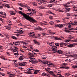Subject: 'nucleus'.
I'll use <instances>...</instances> for the list:
<instances>
[{
	"label": "nucleus",
	"mask_w": 77,
	"mask_h": 77,
	"mask_svg": "<svg viewBox=\"0 0 77 77\" xmlns=\"http://www.w3.org/2000/svg\"><path fill=\"white\" fill-rule=\"evenodd\" d=\"M19 14H21L27 20H29V21H32V22H36V21L33 19L32 18L30 17V16L29 15H27V14H25L22 12L21 11H19Z\"/></svg>",
	"instance_id": "nucleus-1"
},
{
	"label": "nucleus",
	"mask_w": 77,
	"mask_h": 77,
	"mask_svg": "<svg viewBox=\"0 0 77 77\" xmlns=\"http://www.w3.org/2000/svg\"><path fill=\"white\" fill-rule=\"evenodd\" d=\"M7 74L9 75H8L9 77H14V74H13V73L12 72H9V71L7 72Z\"/></svg>",
	"instance_id": "nucleus-2"
},
{
	"label": "nucleus",
	"mask_w": 77,
	"mask_h": 77,
	"mask_svg": "<svg viewBox=\"0 0 77 77\" xmlns=\"http://www.w3.org/2000/svg\"><path fill=\"white\" fill-rule=\"evenodd\" d=\"M66 54H67V55L70 57H72V55L71 54H72V52L71 51H66Z\"/></svg>",
	"instance_id": "nucleus-3"
},
{
	"label": "nucleus",
	"mask_w": 77,
	"mask_h": 77,
	"mask_svg": "<svg viewBox=\"0 0 77 77\" xmlns=\"http://www.w3.org/2000/svg\"><path fill=\"white\" fill-rule=\"evenodd\" d=\"M52 48H51V50H49V51H51V50H52V51H57V48L56 46H52Z\"/></svg>",
	"instance_id": "nucleus-4"
},
{
	"label": "nucleus",
	"mask_w": 77,
	"mask_h": 77,
	"mask_svg": "<svg viewBox=\"0 0 77 77\" xmlns=\"http://www.w3.org/2000/svg\"><path fill=\"white\" fill-rule=\"evenodd\" d=\"M77 44L76 43H73L72 44H70L67 45L68 47H69V48H72V47H73L74 46H75V45H77Z\"/></svg>",
	"instance_id": "nucleus-5"
},
{
	"label": "nucleus",
	"mask_w": 77,
	"mask_h": 77,
	"mask_svg": "<svg viewBox=\"0 0 77 77\" xmlns=\"http://www.w3.org/2000/svg\"><path fill=\"white\" fill-rule=\"evenodd\" d=\"M47 64V65H48V66L50 67V66H51V65H53L54 64L53 63H51V62L49 61H46Z\"/></svg>",
	"instance_id": "nucleus-6"
},
{
	"label": "nucleus",
	"mask_w": 77,
	"mask_h": 77,
	"mask_svg": "<svg viewBox=\"0 0 77 77\" xmlns=\"http://www.w3.org/2000/svg\"><path fill=\"white\" fill-rule=\"evenodd\" d=\"M29 35L31 37H33L32 36H35V33L33 32H30L29 33Z\"/></svg>",
	"instance_id": "nucleus-7"
},
{
	"label": "nucleus",
	"mask_w": 77,
	"mask_h": 77,
	"mask_svg": "<svg viewBox=\"0 0 77 77\" xmlns=\"http://www.w3.org/2000/svg\"><path fill=\"white\" fill-rule=\"evenodd\" d=\"M54 53H57L59 54H62L63 53V51L61 50H57L55 51L54 52Z\"/></svg>",
	"instance_id": "nucleus-8"
},
{
	"label": "nucleus",
	"mask_w": 77,
	"mask_h": 77,
	"mask_svg": "<svg viewBox=\"0 0 77 77\" xmlns=\"http://www.w3.org/2000/svg\"><path fill=\"white\" fill-rule=\"evenodd\" d=\"M13 44L14 45H20V43L19 42H14Z\"/></svg>",
	"instance_id": "nucleus-9"
},
{
	"label": "nucleus",
	"mask_w": 77,
	"mask_h": 77,
	"mask_svg": "<svg viewBox=\"0 0 77 77\" xmlns=\"http://www.w3.org/2000/svg\"><path fill=\"white\" fill-rule=\"evenodd\" d=\"M42 76H45L46 75L47 77H50V75L48 73H46L45 72H43L42 74Z\"/></svg>",
	"instance_id": "nucleus-10"
},
{
	"label": "nucleus",
	"mask_w": 77,
	"mask_h": 77,
	"mask_svg": "<svg viewBox=\"0 0 77 77\" xmlns=\"http://www.w3.org/2000/svg\"><path fill=\"white\" fill-rule=\"evenodd\" d=\"M69 4H70V2H68L66 3L65 4L63 5V6L66 7L65 9H67V8L69 7V6H67V5H69Z\"/></svg>",
	"instance_id": "nucleus-11"
},
{
	"label": "nucleus",
	"mask_w": 77,
	"mask_h": 77,
	"mask_svg": "<svg viewBox=\"0 0 77 77\" xmlns=\"http://www.w3.org/2000/svg\"><path fill=\"white\" fill-rule=\"evenodd\" d=\"M66 26V25L63 24H59L58 27H59V28H61L62 27H63V26Z\"/></svg>",
	"instance_id": "nucleus-12"
},
{
	"label": "nucleus",
	"mask_w": 77,
	"mask_h": 77,
	"mask_svg": "<svg viewBox=\"0 0 77 77\" xmlns=\"http://www.w3.org/2000/svg\"><path fill=\"white\" fill-rule=\"evenodd\" d=\"M28 55L31 57H34V54H33L32 53H28Z\"/></svg>",
	"instance_id": "nucleus-13"
},
{
	"label": "nucleus",
	"mask_w": 77,
	"mask_h": 77,
	"mask_svg": "<svg viewBox=\"0 0 77 77\" xmlns=\"http://www.w3.org/2000/svg\"><path fill=\"white\" fill-rule=\"evenodd\" d=\"M17 31L18 32V33H20V34H23V32H24V31H22V30H17Z\"/></svg>",
	"instance_id": "nucleus-14"
},
{
	"label": "nucleus",
	"mask_w": 77,
	"mask_h": 77,
	"mask_svg": "<svg viewBox=\"0 0 77 77\" xmlns=\"http://www.w3.org/2000/svg\"><path fill=\"white\" fill-rule=\"evenodd\" d=\"M4 27H6V29H8V30H10V29H11V26H5Z\"/></svg>",
	"instance_id": "nucleus-15"
},
{
	"label": "nucleus",
	"mask_w": 77,
	"mask_h": 77,
	"mask_svg": "<svg viewBox=\"0 0 77 77\" xmlns=\"http://www.w3.org/2000/svg\"><path fill=\"white\" fill-rule=\"evenodd\" d=\"M27 65V63L26 62H22L21 63V66H25Z\"/></svg>",
	"instance_id": "nucleus-16"
},
{
	"label": "nucleus",
	"mask_w": 77,
	"mask_h": 77,
	"mask_svg": "<svg viewBox=\"0 0 77 77\" xmlns=\"http://www.w3.org/2000/svg\"><path fill=\"white\" fill-rule=\"evenodd\" d=\"M49 73H50L51 75H53V76L54 77H57V76L54 74V72L53 71H50L49 72Z\"/></svg>",
	"instance_id": "nucleus-17"
},
{
	"label": "nucleus",
	"mask_w": 77,
	"mask_h": 77,
	"mask_svg": "<svg viewBox=\"0 0 77 77\" xmlns=\"http://www.w3.org/2000/svg\"><path fill=\"white\" fill-rule=\"evenodd\" d=\"M36 29H37V30H42V31H43V30H44V29H42L41 27H39L37 28Z\"/></svg>",
	"instance_id": "nucleus-18"
},
{
	"label": "nucleus",
	"mask_w": 77,
	"mask_h": 77,
	"mask_svg": "<svg viewBox=\"0 0 77 77\" xmlns=\"http://www.w3.org/2000/svg\"><path fill=\"white\" fill-rule=\"evenodd\" d=\"M60 68L63 69H69V68L68 67L66 66H61L60 67Z\"/></svg>",
	"instance_id": "nucleus-19"
},
{
	"label": "nucleus",
	"mask_w": 77,
	"mask_h": 77,
	"mask_svg": "<svg viewBox=\"0 0 77 77\" xmlns=\"http://www.w3.org/2000/svg\"><path fill=\"white\" fill-rule=\"evenodd\" d=\"M7 22L8 24H11V20H9V19H8L7 20Z\"/></svg>",
	"instance_id": "nucleus-20"
},
{
	"label": "nucleus",
	"mask_w": 77,
	"mask_h": 77,
	"mask_svg": "<svg viewBox=\"0 0 77 77\" xmlns=\"http://www.w3.org/2000/svg\"><path fill=\"white\" fill-rule=\"evenodd\" d=\"M47 58V56L45 55H42V59H45Z\"/></svg>",
	"instance_id": "nucleus-21"
},
{
	"label": "nucleus",
	"mask_w": 77,
	"mask_h": 77,
	"mask_svg": "<svg viewBox=\"0 0 77 77\" xmlns=\"http://www.w3.org/2000/svg\"><path fill=\"white\" fill-rule=\"evenodd\" d=\"M54 39L56 41L57 40H60V38H59L58 37H54Z\"/></svg>",
	"instance_id": "nucleus-22"
},
{
	"label": "nucleus",
	"mask_w": 77,
	"mask_h": 77,
	"mask_svg": "<svg viewBox=\"0 0 77 77\" xmlns=\"http://www.w3.org/2000/svg\"><path fill=\"white\" fill-rule=\"evenodd\" d=\"M30 59H31V60H29V61L30 62H32V63H33L34 60H32V59H34V58H31V57H30Z\"/></svg>",
	"instance_id": "nucleus-23"
},
{
	"label": "nucleus",
	"mask_w": 77,
	"mask_h": 77,
	"mask_svg": "<svg viewBox=\"0 0 77 77\" xmlns=\"http://www.w3.org/2000/svg\"><path fill=\"white\" fill-rule=\"evenodd\" d=\"M75 37L74 36H72L71 35H69V37H68V39H74Z\"/></svg>",
	"instance_id": "nucleus-24"
},
{
	"label": "nucleus",
	"mask_w": 77,
	"mask_h": 77,
	"mask_svg": "<svg viewBox=\"0 0 77 77\" xmlns=\"http://www.w3.org/2000/svg\"><path fill=\"white\" fill-rule=\"evenodd\" d=\"M26 8L29 11V12H31L30 11H31V9H30V8L29 7H27Z\"/></svg>",
	"instance_id": "nucleus-25"
},
{
	"label": "nucleus",
	"mask_w": 77,
	"mask_h": 77,
	"mask_svg": "<svg viewBox=\"0 0 77 77\" xmlns=\"http://www.w3.org/2000/svg\"><path fill=\"white\" fill-rule=\"evenodd\" d=\"M13 39H18V38H17L15 36H13L11 37Z\"/></svg>",
	"instance_id": "nucleus-26"
},
{
	"label": "nucleus",
	"mask_w": 77,
	"mask_h": 77,
	"mask_svg": "<svg viewBox=\"0 0 77 77\" xmlns=\"http://www.w3.org/2000/svg\"><path fill=\"white\" fill-rule=\"evenodd\" d=\"M48 24H50L51 25H53V24H54V22L53 21H51L48 23Z\"/></svg>",
	"instance_id": "nucleus-27"
},
{
	"label": "nucleus",
	"mask_w": 77,
	"mask_h": 77,
	"mask_svg": "<svg viewBox=\"0 0 77 77\" xmlns=\"http://www.w3.org/2000/svg\"><path fill=\"white\" fill-rule=\"evenodd\" d=\"M63 42H61L60 44V47H62L63 46Z\"/></svg>",
	"instance_id": "nucleus-28"
},
{
	"label": "nucleus",
	"mask_w": 77,
	"mask_h": 77,
	"mask_svg": "<svg viewBox=\"0 0 77 77\" xmlns=\"http://www.w3.org/2000/svg\"><path fill=\"white\" fill-rule=\"evenodd\" d=\"M54 43L53 42H52L49 43V45H50V46H52V45H54Z\"/></svg>",
	"instance_id": "nucleus-29"
},
{
	"label": "nucleus",
	"mask_w": 77,
	"mask_h": 77,
	"mask_svg": "<svg viewBox=\"0 0 77 77\" xmlns=\"http://www.w3.org/2000/svg\"><path fill=\"white\" fill-rule=\"evenodd\" d=\"M0 75H2V76H5V74L3 73L0 72Z\"/></svg>",
	"instance_id": "nucleus-30"
},
{
	"label": "nucleus",
	"mask_w": 77,
	"mask_h": 77,
	"mask_svg": "<svg viewBox=\"0 0 77 77\" xmlns=\"http://www.w3.org/2000/svg\"><path fill=\"white\" fill-rule=\"evenodd\" d=\"M26 73L27 74H32L31 71L30 70H28V71Z\"/></svg>",
	"instance_id": "nucleus-31"
},
{
	"label": "nucleus",
	"mask_w": 77,
	"mask_h": 77,
	"mask_svg": "<svg viewBox=\"0 0 77 77\" xmlns=\"http://www.w3.org/2000/svg\"><path fill=\"white\" fill-rule=\"evenodd\" d=\"M65 41L66 42H71V40L70 39H67V40H66Z\"/></svg>",
	"instance_id": "nucleus-32"
},
{
	"label": "nucleus",
	"mask_w": 77,
	"mask_h": 77,
	"mask_svg": "<svg viewBox=\"0 0 77 77\" xmlns=\"http://www.w3.org/2000/svg\"><path fill=\"white\" fill-rule=\"evenodd\" d=\"M66 11V12H68V11H70V8H68L67 9L65 10Z\"/></svg>",
	"instance_id": "nucleus-33"
},
{
	"label": "nucleus",
	"mask_w": 77,
	"mask_h": 77,
	"mask_svg": "<svg viewBox=\"0 0 77 77\" xmlns=\"http://www.w3.org/2000/svg\"><path fill=\"white\" fill-rule=\"evenodd\" d=\"M32 4L33 5H34V6H37V4L36 2H33Z\"/></svg>",
	"instance_id": "nucleus-34"
},
{
	"label": "nucleus",
	"mask_w": 77,
	"mask_h": 77,
	"mask_svg": "<svg viewBox=\"0 0 77 77\" xmlns=\"http://www.w3.org/2000/svg\"><path fill=\"white\" fill-rule=\"evenodd\" d=\"M39 8L40 9H43L45 8V7L43 6H40L39 7Z\"/></svg>",
	"instance_id": "nucleus-35"
},
{
	"label": "nucleus",
	"mask_w": 77,
	"mask_h": 77,
	"mask_svg": "<svg viewBox=\"0 0 77 77\" xmlns=\"http://www.w3.org/2000/svg\"><path fill=\"white\" fill-rule=\"evenodd\" d=\"M16 52H18V51L15 50V49H14L13 51V52L14 53H15Z\"/></svg>",
	"instance_id": "nucleus-36"
},
{
	"label": "nucleus",
	"mask_w": 77,
	"mask_h": 77,
	"mask_svg": "<svg viewBox=\"0 0 77 77\" xmlns=\"http://www.w3.org/2000/svg\"><path fill=\"white\" fill-rule=\"evenodd\" d=\"M64 32H66L67 33H69V32H70V31H69V30H68L67 29H65L64 30Z\"/></svg>",
	"instance_id": "nucleus-37"
},
{
	"label": "nucleus",
	"mask_w": 77,
	"mask_h": 77,
	"mask_svg": "<svg viewBox=\"0 0 77 77\" xmlns=\"http://www.w3.org/2000/svg\"><path fill=\"white\" fill-rule=\"evenodd\" d=\"M14 54L15 56H18V55H19V54H18V52H17V53H14Z\"/></svg>",
	"instance_id": "nucleus-38"
},
{
	"label": "nucleus",
	"mask_w": 77,
	"mask_h": 77,
	"mask_svg": "<svg viewBox=\"0 0 77 77\" xmlns=\"http://www.w3.org/2000/svg\"><path fill=\"white\" fill-rule=\"evenodd\" d=\"M72 68H77V66H75V65H74L72 66Z\"/></svg>",
	"instance_id": "nucleus-39"
},
{
	"label": "nucleus",
	"mask_w": 77,
	"mask_h": 77,
	"mask_svg": "<svg viewBox=\"0 0 77 77\" xmlns=\"http://www.w3.org/2000/svg\"><path fill=\"white\" fill-rule=\"evenodd\" d=\"M19 59L20 60H23V57H22V56H20V57L19 58Z\"/></svg>",
	"instance_id": "nucleus-40"
},
{
	"label": "nucleus",
	"mask_w": 77,
	"mask_h": 77,
	"mask_svg": "<svg viewBox=\"0 0 77 77\" xmlns=\"http://www.w3.org/2000/svg\"><path fill=\"white\" fill-rule=\"evenodd\" d=\"M62 65H63V66H66V65H67V64L65 63H63L62 64Z\"/></svg>",
	"instance_id": "nucleus-41"
},
{
	"label": "nucleus",
	"mask_w": 77,
	"mask_h": 77,
	"mask_svg": "<svg viewBox=\"0 0 77 77\" xmlns=\"http://www.w3.org/2000/svg\"><path fill=\"white\" fill-rule=\"evenodd\" d=\"M54 36L51 35L50 37V39H54Z\"/></svg>",
	"instance_id": "nucleus-42"
},
{
	"label": "nucleus",
	"mask_w": 77,
	"mask_h": 77,
	"mask_svg": "<svg viewBox=\"0 0 77 77\" xmlns=\"http://www.w3.org/2000/svg\"><path fill=\"white\" fill-rule=\"evenodd\" d=\"M6 7H7V8H10V6H9V4H7Z\"/></svg>",
	"instance_id": "nucleus-43"
},
{
	"label": "nucleus",
	"mask_w": 77,
	"mask_h": 77,
	"mask_svg": "<svg viewBox=\"0 0 77 77\" xmlns=\"http://www.w3.org/2000/svg\"><path fill=\"white\" fill-rule=\"evenodd\" d=\"M45 0H42V3H45Z\"/></svg>",
	"instance_id": "nucleus-44"
},
{
	"label": "nucleus",
	"mask_w": 77,
	"mask_h": 77,
	"mask_svg": "<svg viewBox=\"0 0 77 77\" xmlns=\"http://www.w3.org/2000/svg\"><path fill=\"white\" fill-rule=\"evenodd\" d=\"M7 5V4H3L2 5V6H3L4 7H6Z\"/></svg>",
	"instance_id": "nucleus-45"
},
{
	"label": "nucleus",
	"mask_w": 77,
	"mask_h": 77,
	"mask_svg": "<svg viewBox=\"0 0 77 77\" xmlns=\"http://www.w3.org/2000/svg\"><path fill=\"white\" fill-rule=\"evenodd\" d=\"M65 75H67V76H69V73H65Z\"/></svg>",
	"instance_id": "nucleus-46"
},
{
	"label": "nucleus",
	"mask_w": 77,
	"mask_h": 77,
	"mask_svg": "<svg viewBox=\"0 0 77 77\" xmlns=\"http://www.w3.org/2000/svg\"><path fill=\"white\" fill-rule=\"evenodd\" d=\"M42 34L44 36H45V35H46V33H42Z\"/></svg>",
	"instance_id": "nucleus-47"
},
{
	"label": "nucleus",
	"mask_w": 77,
	"mask_h": 77,
	"mask_svg": "<svg viewBox=\"0 0 77 77\" xmlns=\"http://www.w3.org/2000/svg\"><path fill=\"white\" fill-rule=\"evenodd\" d=\"M14 48H15V50H17H17H18V48L17 47H14Z\"/></svg>",
	"instance_id": "nucleus-48"
},
{
	"label": "nucleus",
	"mask_w": 77,
	"mask_h": 77,
	"mask_svg": "<svg viewBox=\"0 0 77 77\" xmlns=\"http://www.w3.org/2000/svg\"><path fill=\"white\" fill-rule=\"evenodd\" d=\"M48 6L49 8H51V7H52V5L49 4L48 5Z\"/></svg>",
	"instance_id": "nucleus-49"
},
{
	"label": "nucleus",
	"mask_w": 77,
	"mask_h": 77,
	"mask_svg": "<svg viewBox=\"0 0 77 77\" xmlns=\"http://www.w3.org/2000/svg\"><path fill=\"white\" fill-rule=\"evenodd\" d=\"M38 1V4H40V3H42V0H39Z\"/></svg>",
	"instance_id": "nucleus-50"
},
{
	"label": "nucleus",
	"mask_w": 77,
	"mask_h": 77,
	"mask_svg": "<svg viewBox=\"0 0 77 77\" xmlns=\"http://www.w3.org/2000/svg\"><path fill=\"white\" fill-rule=\"evenodd\" d=\"M16 35L17 36V37H18V36H20V34L17 33L16 34Z\"/></svg>",
	"instance_id": "nucleus-51"
},
{
	"label": "nucleus",
	"mask_w": 77,
	"mask_h": 77,
	"mask_svg": "<svg viewBox=\"0 0 77 77\" xmlns=\"http://www.w3.org/2000/svg\"><path fill=\"white\" fill-rule=\"evenodd\" d=\"M55 45H56V46H59V44L58 43H55Z\"/></svg>",
	"instance_id": "nucleus-52"
},
{
	"label": "nucleus",
	"mask_w": 77,
	"mask_h": 77,
	"mask_svg": "<svg viewBox=\"0 0 77 77\" xmlns=\"http://www.w3.org/2000/svg\"><path fill=\"white\" fill-rule=\"evenodd\" d=\"M14 65L15 67H17V66H18V63H16V64L15 63L14 64Z\"/></svg>",
	"instance_id": "nucleus-53"
},
{
	"label": "nucleus",
	"mask_w": 77,
	"mask_h": 77,
	"mask_svg": "<svg viewBox=\"0 0 77 77\" xmlns=\"http://www.w3.org/2000/svg\"><path fill=\"white\" fill-rule=\"evenodd\" d=\"M55 26L56 27H59V25H57V24H55Z\"/></svg>",
	"instance_id": "nucleus-54"
},
{
	"label": "nucleus",
	"mask_w": 77,
	"mask_h": 77,
	"mask_svg": "<svg viewBox=\"0 0 77 77\" xmlns=\"http://www.w3.org/2000/svg\"><path fill=\"white\" fill-rule=\"evenodd\" d=\"M33 63H38V61H37V60H34Z\"/></svg>",
	"instance_id": "nucleus-55"
},
{
	"label": "nucleus",
	"mask_w": 77,
	"mask_h": 77,
	"mask_svg": "<svg viewBox=\"0 0 77 77\" xmlns=\"http://www.w3.org/2000/svg\"><path fill=\"white\" fill-rule=\"evenodd\" d=\"M0 58H1L2 59H3V58H4V56H0Z\"/></svg>",
	"instance_id": "nucleus-56"
},
{
	"label": "nucleus",
	"mask_w": 77,
	"mask_h": 77,
	"mask_svg": "<svg viewBox=\"0 0 77 77\" xmlns=\"http://www.w3.org/2000/svg\"><path fill=\"white\" fill-rule=\"evenodd\" d=\"M72 26H75V25H77V23H72Z\"/></svg>",
	"instance_id": "nucleus-57"
},
{
	"label": "nucleus",
	"mask_w": 77,
	"mask_h": 77,
	"mask_svg": "<svg viewBox=\"0 0 77 77\" xmlns=\"http://www.w3.org/2000/svg\"><path fill=\"white\" fill-rule=\"evenodd\" d=\"M0 14H2V15H4V14H3V12H0Z\"/></svg>",
	"instance_id": "nucleus-58"
},
{
	"label": "nucleus",
	"mask_w": 77,
	"mask_h": 77,
	"mask_svg": "<svg viewBox=\"0 0 77 77\" xmlns=\"http://www.w3.org/2000/svg\"><path fill=\"white\" fill-rule=\"evenodd\" d=\"M18 65H20V66H21V63H17Z\"/></svg>",
	"instance_id": "nucleus-59"
},
{
	"label": "nucleus",
	"mask_w": 77,
	"mask_h": 77,
	"mask_svg": "<svg viewBox=\"0 0 77 77\" xmlns=\"http://www.w3.org/2000/svg\"><path fill=\"white\" fill-rule=\"evenodd\" d=\"M42 63L43 64H47V61H43Z\"/></svg>",
	"instance_id": "nucleus-60"
},
{
	"label": "nucleus",
	"mask_w": 77,
	"mask_h": 77,
	"mask_svg": "<svg viewBox=\"0 0 77 77\" xmlns=\"http://www.w3.org/2000/svg\"><path fill=\"white\" fill-rule=\"evenodd\" d=\"M32 11L33 12H34V13H36V11H35V10L34 9H32Z\"/></svg>",
	"instance_id": "nucleus-61"
},
{
	"label": "nucleus",
	"mask_w": 77,
	"mask_h": 77,
	"mask_svg": "<svg viewBox=\"0 0 77 77\" xmlns=\"http://www.w3.org/2000/svg\"><path fill=\"white\" fill-rule=\"evenodd\" d=\"M64 45H67L68 44V43H64L63 44Z\"/></svg>",
	"instance_id": "nucleus-62"
},
{
	"label": "nucleus",
	"mask_w": 77,
	"mask_h": 77,
	"mask_svg": "<svg viewBox=\"0 0 77 77\" xmlns=\"http://www.w3.org/2000/svg\"><path fill=\"white\" fill-rule=\"evenodd\" d=\"M71 42H75V39H74L73 40H71Z\"/></svg>",
	"instance_id": "nucleus-63"
},
{
	"label": "nucleus",
	"mask_w": 77,
	"mask_h": 77,
	"mask_svg": "<svg viewBox=\"0 0 77 77\" xmlns=\"http://www.w3.org/2000/svg\"><path fill=\"white\" fill-rule=\"evenodd\" d=\"M73 8H75H75H77V5L76 6H74L73 7Z\"/></svg>",
	"instance_id": "nucleus-64"
}]
</instances>
